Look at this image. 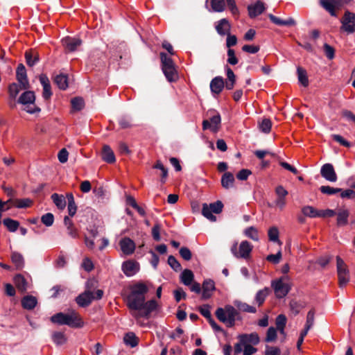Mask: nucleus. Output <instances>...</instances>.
<instances>
[{
    "mask_svg": "<svg viewBox=\"0 0 355 355\" xmlns=\"http://www.w3.org/2000/svg\"><path fill=\"white\" fill-rule=\"evenodd\" d=\"M349 211L346 209H340L337 212V225L345 226L348 223Z\"/></svg>",
    "mask_w": 355,
    "mask_h": 355,
    "instance_id": "b1692460",
    "label": "nucleus"
},
{
    "mask_svg": "<svg viewBox=\"0 0 355 355\" xmlns=\"http://www.w3.org/2000/svg\"><path fill=\"white\" fill-rule=\"evenodd\" d=\"M340 30L347 34L355 32V14L348 10L345 11L340 19Z\"/></svg>",
    "mask_w": 355,
    "mask_h": 355,
    "instance_id": "6e6552de",
    "label": "nucleus"
},
{
    "mask_svg": "<svg viewBox=\"0 0 355 355\" xmlns=\"http://www.w3.org/2000/svg\"><path fill=\"white\" fill-rule=\"evenodd\" d=\"M320 5L324 8L331 16L336 17V8L339 7V2L337 0H320Z\"/></svg>",
    "mask_w": 355,
    "mask_h": 355,
    "instance_id": "a211bd4d",
    "label": "nucleus"
},
{
    "mask_svg": "<svg viewBox=\"0 0 355 355\" xmlns=\"http://www.w3.org/2000/svg\"><path fill=\"white\" fill-rule=\"evenodd\" d=\"M16 78L24 89H29L30 84L27 78L26 70L24 64H19L16 71Z\"/></svg>",
    "mask_w": 355,
    "mask_h": 355,
    "instance_id": "9b49d317",
    "label": "nucleus"
},
{
    "mask_svg": "<svg viewBox=\"0 0 355 355\" xmlns=\"http://www.w3.org/2000/svg\"><path fill=\"white\" fill-rule=\"evenodd\" d=\"M67 198L68 200V212L70 216H73L77 210V207L76 205L74 198L72 193H69L67 194Z\"/></svg>",
    "mask_w": 355,
    "mask_h": 355,
    "instance_id": "f704fd0d",
    "label": "nucleus"
},
{
    "mask_svg": "<svg viewBox=\"0 0 355 355\" xmlns=\"http://www.w3.org/2000/svg\"><path fill=\"white\" fill-rule=\"evenodd\" d=\"M119 245L123 254L130 255L132 254L135 250V243L130 238L125 237L119 242Z\"/></svg>",
    "mask_w": 355,
    "mask_h": 355,
    "instance_id": "f3484780",
    "label": "nucleus"
},
{
    "mask_svg": "<svg viewBox=\"0 0 355 355\" xmlns=\"http://www.w3.org/2000/svg\"><path fill=\"white\" fill-rule=\"evenodd\" d=\"M336 268L339 285L340 287L345 286L349 281V271L340 257H336Z\"/></svg>",
    "mask_w": 355,
    "mask_h": 355,
    "instance_id": "0eeeda50",
    "label": "nucleus"
},
{
    "mask_svg": "<svg viewBox=\"0 0 355 355\" xmlns=\"http://www.w3.org/2000/svg\"><path fill=\"white\" fill-rule=\"evenodd\" d=\"M226 73H227V81L225 84V87L227 89L231 90L233 89L235 81L236 76L233 72V71L228 67H226Z\"/></svg>",
    "mask_w": 355,
    "mask_h": 355,
    "instance_id": "c756f323",
    "label": "nucleus"
},
{
    "mask_svg": "<svg viewBox=\"0 0 355 355\" xmlns=\"http://www.w3.org/2000/svg\"><path fill=\"white\" fill-rule=\"evenodd\" d=\"M268 292L269 290L267 288H265L264 289L260 290L257 292L255 297V300L259 306H261L263 303L266 297L268 295Z\"/></svg>",
    "mask_w": 355,
    "mask_h": 355,
    "instance_id": "37998d69",
    "label": "nucleus"
},
{
    "mask_svg": "<svg viewBox=\"0 0 355 355\" xmlns=\"http://www.w3.org/2000/svg\"><path fill=\"white\" fill-rule=\"evenodd\" d=\"M162 229V225L159 223H156L152 229V236L154 240L156 241H159L161 239L160 237V231Z\"/></svg>",
    "mask_w": 355,
    "mask_h": 355,
    "instance_id": "864d4df0",
    "label": "nucleus"
},
{
    "mask_svg": "<svg viewBox=\"0 0 355 355\" xmlns=\"http://www.w3.org/2000/svg\"><path fill=\"white\" fill-rule=\"evenodd\" d=\"M302 211L304 216L310 217V218L319 217L320 210L315 209L312 206L304 207L302 209Z\"/></svg>",
    "mask_w": 355,
    "mask_h": 355,
    "instance_id": "ea45409f",
    "label": "nucleus"
},
{
    "mask_svg": "<svg viewBox=\"0 0 355 355\" xmlns=\"http://www.w3.org/2000/svg\"><path fill=\"white\" fill-rule=\"evenodd\" d=\"M62 45L69 51H76L82 44V41L78 37H66L62 40Z\"/></svg>",
    "mask_w": 355,
    "mask_h": 355,
    "instance_id": "dca6fc26",
    "label": "nucleus"
},
{
    "mask_svg": "<svg viewBox=\"0 0 355 355\" xmlns=\"http://www.w3.org/2000/svg\"><path fill=\"white\" fill-rule=\"evenodd\" d=\"M272 127V123L268 119H263L259 123V128L260 130L264 133H268Z\"/></svg>",
    "mask_w": 355,
    "mask_h": 355,
    "instance_id": "c03bdc74",
    "label": "nucleus"
},
{
    "mask_svg": "<svg viewBox=\"0 0 355 355\" xmlns=\"http://www.w3.org/2000/svg\"><path fill=\"white\" fill-rule=\"evenodd\" d=\"M54 82L60 89L64 90L68 87V78L66 75H57L54 78Z\"/></svg>",
    "mask_w": 355,
    "mask_h": 355,
    "instance_id": "7c9ffc66",
    "label": "nucleus"
},
{
    "mask_svg": "<svg viewBox=\"0 0 355 355\" xmlns=\"http://www.w3.org/2000/svg\"><path fill=\"white\" fill-rule=\"evenodd\" d=\"M215 314L216 318L228 327H233L239 317V312L231 305H227L224 308H218Z\"/></svg>",
    "mask_w": 355,
    "mask_h": 355,
    "instance_id": "7ed1b4c3",
    "label": "nucleus"
},
{
    "mask_svg": "<svg viewBox=\"0 0 355 355\" xmlns=\"http://www.w3.org/2000/svg\"><path fill=\"white\" fill-rule=\"evenodd\" d=\"M320 174L322 178L331 182H335L338 180L336 173L331 164L327 163L322 165L320 169Z\"/></svg>",
    "mask_w": 355,
    "mask_h": 355,
    "instance_id": "9d476101",
    "label": "nucleus"
},
{
    "mask_svg": "<svg viewBox=\"0 0 355 355\" xmlns=\"http://www.w3.org/2000/svg\"><path fill=\"white\" fill-rule=\"evenodd\" d=\"M52 340L53 343L57 345H64L67 342V338L62 332H54L52 334Z\"/></svg>",
    "mask_w": 355,
    "mask_h": 355,
    "instance_id": "a19ab883",
    "label": "nucleus"
},
{
    "mask_svg": "<svg viewBox=\"0 0 355 355\" xmlns=\"http://www.w3.org/2000/svg\"><path fill=\"white\" fill-rule=\"evenodd\" d=\"M227 62L232 65H235L238 63V59L235 55L234 51L232 49H229L227 51Z\"/></svg>",
    "mask_w": 355,
    "mask_h": 355,
    "instance_id": "e2e57ef3",
    "label": "nucleus"
},
{
    "mask_svg": "<svg viewBox=\"0 0 355 355\" xmlns=\"http://www.w3.org/2000/svg\"><path fill=\"white\" fill-rule=\"evenodd\" d=\"M324 51L326 56L331 60L334 58V49L332 46L329 45L328 44H324Z\"/></svg>",
    "mask_w": 355,
    "mask_h": 355,
    "instance_id": "338daca9",
    "label": "nucleus"
},
{
    "mask_svg": "<svg viewBox=\"0 0 355 355\" xmlns=\"http://www.w3.org/2000/svg\"><path fill=\"white\" fill-rule=\"evenodd\" d=\"M265 10L263 3L257 1L254 4L248 6L249 15L253 18L261 15Z\"/></svg>",
    "mask_w": 355,
    "mask_h": 355,
    "instance_id": "aec40b11",
    "label": "nucleus"
},
{
    "mask_svg": "<svg viewBox=\"0 0 355 355\" xmlns=\"http://www.w3.org/2000/svg\"><path fill=\"white\" fill-rule=\"evenodd\" d=\"M14 282L19 291H25L27 289V282L22 275H17L14 278Z\"/></svg>",
    "mask_w": 355,
    "mask_h": 355,
    "instance_id": "e433bc0d",
    "label": "nucleus"
},
{
    "mask_svg": "<svg viewBox=\"0 0 355 355\" xmlns=\"http://www.w3.org/2000/svg\"><path fill=\"white\" fill-rule=\"evenodd\" d=\"M279 230L276 227H272L268 230V236L270 241L277 243L279 245L282 244V241L279 239Z\"/></svg>",
    "mask_w": 355,
    "mask_h": 355,
    "instance_id": "72a5a7b5",
    "label": "nucleus"
},
{
    "mask_svg": "<svg viewBox=\"0 0 355 355\" xmlns=\"http://www.w3.org/2000/svg\"><path fill=\"white\" fill-rule=\"evenodd\" d=\"M225 1L224 0H211V10L213 12H222L225 9Z\"/></svg>",
    "mask_w": 355,
    "mask_h": 355,
    "instance_id": "79ce46f5",
    "label": "nucleus"
},
{
    "mask_svg": "<svg viewBox=\"0 0 355 355\" xmlns=\"http://www.w3.org/2000/svg\"><path fill=\"white\" fill-rule=\"evenodd\" d=\"M214 282L211 279H206L202 283V297L205 300L209 298L215 290Z\"/></svg>",
    "mask_w": 355,
    "mask_h": 355,
    "instance_id": "6ab92c4d",
    "label": "nucleus"
},
{
    "mask_svg": "<svg viewBox=\"0 0 355 355\" xmlns=\"http://www.w3.org/2000/svg\"><path fill=\"white\" fill-rule=\"evenodd\" d=\"M277 330L273 327H269L266 333L265 341L268 343L275 341L277 338Z\"/></svg>",
    "mask_w": 355,
    "mask_h": 355,
    "instance_id": "09e8293b",
    "label": "nucleus"
},
{
    "mask_svg": "<svg viewBox=\"0 0 355 355\" xmlns=\"http://www.w3.org/2000/svg\"><path fill=\"white\" fill-rule=\"evenodd\" d=\"M33 204V201L30 198L15 199L12 201V206L18 209L30 207Z\"/></svg>",
    "mask_w": 355,
    "mask_h": 355,
    "instance_id": "cd10ccee",
    "label": "nucleus"
},
{
    "mask_svg": "<svg viewBox=\"0 0 355 355\" xmlns=\"http://www.w3.org/2000/svg\"><path fill=\"white\" fill-rule=\"evenodd\" d=\"M209 207L214 213L219 214L222 211L223 205L220 201H216V202L211 203Z\"/></svg>",
    "mask_w": 355,
    "mask_h": 355,
    "instance_id": "680f3d73",
    "label": "nucleus"
},
{
    "mask_svg": "<svg viewBox=\"0 0 355 355\" xmlns=\"http://www.w3.org/2000/svg\"><path fill=\"white\" fill-rule=\"evenodd\" d=\"M147 292L148 288L143 283L134 284L130 288V293L127 297V304L132 315L137 320L148 318L157 307V303L154 300L145 302V294Z\"/></svg>",
    "mask_w": 355,
    "mask_h": 355,
    "instance_id": "f257e3e1",
    "label": "nucleus"
},
{
    "mask_svg": "<svg viewBox=\"0 0 355 355\" xmlns=\"http://www.w3.org/2000/svg\"><path fill=\"white\" fill-rule=\"evenodd\" d=\"M282 254L281 250H279L275 254H269L266 257V260L277 264L279 263L282 259Z\"/></svg>",
    "mask_w": 355,
    "mask_h": 355,
    "instance_id": "6e6d98bb",
    "label": "nucleus"
},
{
    "mask_svg": "<svg viewBox=\"0 0 355 355\" xmlns=\"http://www.w3.org/2000/svg\"><path fill=\"white\" fill-rule=\"evenodd\" d=\"M12 262L15 264L17 269H21L24 266L23 256L18 252H13L11 255Z\"/></svg>",
    "mask_w": 355,
    "mask_h": 355,
    "instance_id": "c9c22d12",
    "label": "nucleus"
},
{
    "mask_svg": "<svg viewBox=\"0 0 355 355\" xmlns=\"http://www.w3.org/2000/svg\"><path fill=\"white\" fill-rule=\"evenodd\" d=\"M202 213V215L205 217H206L207 219H209V220H211V221L216 220V217L213 215L212 213H214V212L211 210V209L209 208V207L207 205H206V204L203 205Z\"/></svg>",
    "mask_w": 355,
    "mask_h": 355,
    "instance_id": "49530a36",
    "label": "nucleus"
},
{
    "mask_svg": "<svg viewBox=\"0 0 355 355\" xmlns=\"http://www.w3.org/2000/svg\"><path fill=\"white\" fill-rule=\"evenodd\" d=\"M123 340L126 345L135 347L137 345L139 340L133 332H128L125 335Z\"/></svg>",
    "mask_w": 355,
    "mask_h": 355,
    "instance_id": "473e14b6",
    "label": "nucleus"
},
{
    "mask_svg": "<svg viewBox=\"0 0 355 355\" xmlns=\"http://www.w3.org/2000/svg\"><path fill=\"white\" fill-rule=\"evenodd\" d=\"M298 80L302 85L306 87L309 85V80L306 70L302 67H297V69Z\"/></svg>",
    "mask_w": 355,
    "mask_h": 355,
    "instance_id": "58836bf2",
    "label": "nucleus"
},
{
    "mask_svg": "<svg viewBox=\"0 0 355 355\" xmlns=\"http://www.w3.org/2000/svg\"><path fill=\"white\" fill-rule=\"evenodd\" d=\"M200 313L206 318L208 320L211 318L210 312V306L207 304H205L199 308Z\"/></svg>",
    "mask_w": 355,
    "mask_h": 355,
    "instance_id": "0e129e2a",
    "label": "nucleus"
},
{
    "mask_svg": "<svg viewBox=\"0 0 355 355\" xmlns=\"http://www.w3.org/2000/svg\"><path fill=\"white\" fill-rule=\"evenodd\" d=\"M3 223L7 229L11 232H16L19 227V223L17 220L11 218H5Z\"/></svg>",
    "mask_w": 355,
    "mask_h": 355,
    "instance_id": "4c0bfd02",
    "label": "nucleus"
},
{
    "mask_svg": "<svg viewBox=\"0 0 355 355\" xmlns=\"http://www.w3.org/2000/svg\"><path fill=\"white\" fill-rule=\"evenodd\" d=\"M52 322L60 325H67L73 328H80L84 326V322L80 315L74 310L67 313H58L51 318Z\"/></svg>",
    "mask_w": 355,
    "mask_h": 355,
    "instance_id": "f03ea898",
    "label": "nucleus"
},
{
    "mask_svg": "<svg viewBox=\"0 0 355 355\" xmlns=\"http://www.w3.org/2000/svg\"><path fill=\"white\" fill-rule=\"evenodd\" d=\"M221 122L220 116L219 114H215L210 119V121L208 120H204L202 122L203 130L209 129L214 132H216Z\"/></svg>",
    "mask_w": 355,
    "mask_h": 355,
    "instance_id": "4468645a",
    "label": "nucleus"
},
{
    "mask_svg": "<svg viewBox=\"0 0 355 355\" xmlns=\"http://www.w3.org/2000/svg\"><path fill=\"white\" fill-rule=\"evenodd\" d=\"M287 279V276L282 277L280 279L272 282V287L274 289L277 297L282 298L285 297L289 292L291 289L290 285L288 283L284 282V280Z\"/></svg>",
    "mask_w": 355,
    "mask_h": 355,
    "instance_id": "1a4fd4ad",
    "label": "nucleus"
},
{
    "mask_svg": "<svg viewBox=\"0 0 355 355\" xmlns=\"http://www.w3.org/2000/svg\"><path fill=\"white\" fill-rule=\"evenodd\" d=\"M287 319L286 317L283 315L280 314L276 318L275 324L277 329L285 327L286 324Z\"/></svg>",
    "mask_w": 355,
    "mask_h": 355,
    "instance_id": "bf43d9fd",
    "label": "nucleus"
},
{
    "mask_svg": "<svg viewBox=\"0 0 355 355\" xmlns=\"http://www.w3.org/2000/svg\"><path fill=\"white\" fill-rule=\"evenodd\" d=\"M244 233L248 238L257 241L259 240V235L257 230L254 227H250L245 230Z\"/></svg>",
    "mask_w": 355,
    "mask_h": 355,
    "instance_id": "a18cd8bd",
    "label": "nucleus"
},
{
    "mask_svg": "<svg viewBox=\"0 0 355 355\" xmlns=\"http://www.w3.org/2000/svg\"><path fill=\"white\" fill-rule=\"evenodd\" d=\"M122 270L126 276L132 277L139 270V264L135 261H126L122 264Z\"/></svg>",
    "mask_w": 355,
    "mask_h": 355,
    "instance_id": "ddd939ff",
    "label": "nucleus"
},
{
    "mask_svg": "<svg viewBox=\"0 0 355 355\" xmlns=\"http://www.w3.org/2000/svg\"><path fill=\"white\" fill-rule=\"evenodd\" d=\"M180 254L181 257L186 261H189L191 259V252L190 250L186 247H182L180 248Z\"/></svg>",
    "mask_w": 355,
    "mask_h": 355,
    "instance_id": "69168bd1",
    "label": "nucleus"
},
{
    "mask_svg": "<svg viewBox=\"0 0 355 355\" xmlns=\"http://www.w3.org/2000/svg\"><path fill=\"white\" fill-rule=\"evenodd\" d=\"M102 159L107 163H114L116 160L114 152L109 146H104L102 151Z\"/></svg>",
    "mask_w": 355,
    "mask_h": 355,
    "instance_id": "393cba45",
    "label": "nucleus"
},
{
    "mask_svg": "<svg viewBox=\"0 0 355 355\" xmlns=\"http://www.w3.org/2000/svg\"><path fill=\"white\" fill-rule=\"evenodd\" d=\"M231 26L226 19H222L217 22L216 29L220 35H225L230 33Z\"/></svg>",
    "mask_w": 355,
    "mask_h": 355,
    "instance_id": "5701e85b",
    "label": "nucleus"
},
{
    "mask_svg": "<svg viewBox=\"0 0 355 355\" xmlns=\"http://www.w3.org/2000/svg\"><path fill=\"white\" fill-rule=\"evenodd\" d=\"M154 168L159 169L162 172L161 176L162 179L161 181L162 182H165V180L168 176V170L164 166L162 163L160 161H157L156 164L153 166Z\"/></svg>",
    "mask_w": 355,
    "mask_h": 355,
    "instance_id": "de8ad7c7",
    "label": "nucleus"
},
{
    "mask_svg": "<svg viewBox=\"0 0 355 355\" xmlns=\"http://www.w3.org/2000/svg\"><path fill=\"white\" fill-rule=\"evenodd\" d=\"M71 103L72 108L76 111L80 110L84 107V101L83 99L81 98H74L71 99Z\"/></svg>",
    "mask_w": 355,
    "mask_h": 355,
    "instance_id": "3c124183",
    "label": "nucleus"
},
{
    "mask_svg": "<svg viewBox=\"0 0 355 355\" xmlns=\"http://www.w3.org/2000/svg\"><path fill=\"white\" fill-rule=\"evenodd\" d=\"M236 304L238 306V308L239 309V310H241L242 311L248 312V313H255L256 312V309L254 306L248 305L246 303L239 302V303H236Z\"/></svg>",
    "mask_w": 355,
    "mask_h": 355,
    "instance_id": "5fc2aeb1",
    "label": "nucleus"
},
{
    "mask_svg": "<svg viewBox=\"0 0 355 355\" xmlns=\"http://www.w3.org/2000/svg\"><path fill=\"white\" fill-rule=\"evenodd\" d=\"M193 273L189 269L184 270L180 275L181 282L186 286H190L193 282Z\"/></svg>",
    "mask_w": 355,
    "mask_h": 355,
    "instance_id": "bb28decb",
    "label": "nucleus"
},
{
    "mask_svg": "<svg viewBox=\"0 0 355 355\" xmlns=\"http://www.w3.org/2000/svg\"><path fill=\"white\" fill-rule=\"evenodd\" d=\"M82 267L87 272H90L94 268V264L89 259L85 258L83 261Z\"/></svg>",
    "mask_w": 355,
    "mask_h": 355,
    "instance_id": "774afa93",
    "label": "nucleus"
},
{
    "mask_svg": "<svg viewBox=\"0 0 355 355\" xmlns=\"http://www.w3.org/2000/svg\"><path fill=\"white\" fill-rule=\"evenodd\" d=\"M320 190L322 193L327 195H334L341 191V189L334 188L329 186H322Z\"/></svg>",
    "mask_w": 355,
    "mask_h": 355,
    "instance_id": "8fccbe9b",
    "label": "nucleus"
},
{
    "mask_svg": "<svg viewBox=\"0 0 355 355\" xmlns=\"http://www.w3.org/2000/svg\"><path fill=\"white\" fill-rule=\"evenodd\" d=\"M168 263L169 266L174 269L175 270H179L181 268L180 263L177 261V259L172 255L169 256L168 258Z\"/></svg>",
    "mask_w": 355,
    "mask_h": 355,
    "instance_id": "052dcab7",
    "label": "nucleus"
},
{
    "mask_svg": "<svg viewBox=\"0 0 355 355\" xmlns=\"http://www.w3.org/2000/svg\"><path fill=\"white\" fill-rule=\"evenodd\" d=\"M239 339L244 345H255L259 342V338L255 333L241 335L239 336Z\"/></svg>",
    "mask_w": 355,
    "mask_h": 355,
    "instance_id": "412c9836",
    "label": "nucleus"
},
{
    "mask_svg": "<svg viewBox=\"0 0 355 355\" xmlns=\"http://www.w3.org/2000/svg\"><path fill=\"white\" fill-rule=\"evenodd\" d=\"M252 245L247 241H242L237 250V243H235L231 248V252L236 258L248 259L250 257L252 250Z\"/></svg>",
    "mask_w": 355,
    "mask_h": 355,
    "instance_id": "423d86ee",
    "label": "nucleus"
},
{
    "mask_svg": "<svg viewBox=\"0 0 355 355\" xmlns=\"http://www.w3.org/2000/svg\"><path fill=\"white\" fill-rule=\"evenodd\" d=\"M51 199L59 209L62 210L65 208L67 202L63 195L53 193L51 195Z\"/></svg>",
    "mask_w": 355,
    "mask_h": 355,
    "instance_id": "c85d7f7f",
    "label": "nucleus"
},
{
    "mask_svg": "<svg viewBox=\"0 0 355 355\" xmlns=\"http://www.w3.org/2000/svg\"><path fill=\"white\" fill-rule=\"evenodd\" d=\"M35 93L32 91H26L19 96L18 103L24 106V110L28 113L34 114L40 112V109L35 105Z\"/></svg>",
    "mask_w": 355,
    "mask_h": 355,
    "instance_id": "20e7f679",
    "label": "nucleus"
},
{
    "mask_svg": "<svg viewBox=\"0 0 355 355\" xmlns=\"http://www.w3.org/2000/svg\"><path fill=\"white\" fill-rule=\"evenodd\" d=\"M26 63L28 66H33L38 62V57L37 55H35L33 57V55L30 52H26L25 54Z\"/></svg>",
    "mask_w": 355,
    "mask_h": 355,
    "instance_id": "13d9d810",
    "label": "nucleus"
},
{
    "mask_svg": "<svg viewBox=\"0 0 355 355\" xmlns=\"http://www.w3.org/2000/svg\"><path fill=\"white\" fill-rule=\"evenodd\" d=\"M234 177L230 172L225 173L221 178V184L223 188L228 189L234 186Z\"/></svg>",
    "mask_w": 355,
    "mask_h": 355,
    "instance_id": "a878e982",
    "label": "nucleus"
},
{
    "mask_svg": "<svg viewBox=\"0 0 355 355\" xmlns=\"http://www.w3.org/2000/svg\"><path fill=\"white\" fill-rule=\"evenodd\" d=\"M264 354L265 355H280L281 350L277 347L266 345Z\"/></svg>",
    "mask_w": 355,
    "mask_h": 355,
    "instance_id": "4d7b16f0",
    "label": "nucleus"
},
{
    "mask_svg": "<svg viewBox=\"0 0 355 355\" xmlns=\"http://www.w3.org/2000/svg\"><path fill=\"white\" fill-rule=\"evenodd\" d=\"M94 295L92 291L86 290L76 299L77 304L81 307L87 306L94 300Z\"/></svg>",
    "mask_w": 355,
    "mask_h": 355,
    "instance_id": "2eb2a0df",
    "label": "nucleus"
},
{
    "mask_svg": "<svg viewBox=\"0 0 355 355\" xmlns=\"http://www.w3.org/2000/svg\"><path fill=\"white\" fill-rule=\"evenodd\" d=\"M22 306L26 309H33L37 304V300L33 296H26L21 300Z\"/></svg>",
    "mask_w": 355,
    "mask_h": 355,
    "instance_id": "2f4dec72",
    "label": "nucleus"
},
{
    "mask_svg": "<svg viewBox=\"0 0 355 355\" xmlns=\"http://www.w3.org/2000/svg\"><path fill=\"white\" fill-rule=\"evenodd\" d=\"M26 89H24L21 87V84L12 83L9 85L8 88L9 98H10V106L13 107L15 105V100L21 90H26Z\"/></svg>",
    "mask_w": 355,
    "mask_h": 355,
    "instance_id": "f8f14e48",
    "label": "nucleus"
},
{
    "mask_svg": "<svg viewBox=\"0 0 355 355\" xmlns=\"http://www.w3.org/2000/svg\"><path fill=\"white\" fill-rule=\"evenodd\" d=\"M160 57L162 64V71L166 78L170 82L174 81L177 78V74L173 62L171 58L164 53H161Z\"/></svg>",
    "mask_w": 355,
    "mask_h": 355,
    "instance_id": "39448f33",
    "label": "nucleus"
},
{
    "mask_svg": "<svg viewBox=\"0 0 355 355\" xmlns=\"http://www.w3.org/2000/svg\"><path fill=\"white\" fill-rule=\"evenodd\" d=\"M224 87V81L222 77L217 76L210 83V89L212 93L220 94Z\"/></svg>",
    "mask_w": 355,
    "mask_h": 355,
    "instance_id": "4be33fe9",
    "label": "nucleus"
},
{
    "mask_svg": "<svg viewBox=\"0 0 355 355\" xmlns=\"http://www.w3.org/2000/svg\"><path fill=\"white\" fill-rule=\"evenodd\" d=\"M41 220L44 225L50 227L53 223L54 216L51 213H47L42 216Z\"/></svg>",
    "mask_w": 355,
    "mask_h": 355,
    "instance_id": "603ef678",
    "label": "nucleus"
}]
</instances>
